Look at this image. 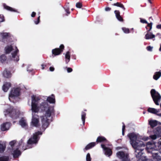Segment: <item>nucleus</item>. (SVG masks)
Segmentation results:
<instances>
[{
	"instance_id": "f257e3e1",
	"label": "nucleus",
	"mask_w": 161,
	"mask_h": 161,
	"mask_svg": "<svg viewBox=\"0 0 161 161\" xmlns=\"http://www.w3.org/2000/svg\"><path fill=\"white\" fill-rule=\"evenodd\" d=\"M39 108L41 112H45L44 116L47 117H51L52 119L55 115L53 107L50 106L47 102H42L39 105Z\"/></svg>"
},
{
	"instance_id": "f03ea898",
	"label": "nucleus",
	"mask_w": 161,
	"mask_h": 161,
	"mask_svg": "<svg viewBox=\"0 0 161 161\" xmlns=\"http://www.w3.org/2000/svg\"><path fill=\"white\" fill-rule=\"evenodd\" d=\"M42 134V132L40 131H38L33 134V136L31 137L28 140L27 142V144L25 146H23L22 147V149L25 150L26 149L31 148V145L36 144L40 139L39 136Z\"/></svg>"
},
{
	"instance_id": "7ed1b4c3",
	"label": "nucleus",
	"mask_w": 161,
	"mask_h": 161,
	"mask_svg": "<svg viewBox=\"0 0 161 161\" xmlns=\"http://www.w3.org/2000/svg\"><path fill=\"white\" fill-rule=\"evenodd\" d=\"M145 146V144L143 143V145H138L137 147H133L135 149V155L136 158H138L139 161H151L150 160L147 159L145 157L142 156L143 153L142 151L144 150L142 147Z\"/></svg>"
},
{
	"instance_id": "20e7f679",
	"label": "nucleus",
	"mask_w": 161,
	"mask_h": 161,
	"mask_svg": "<svg viewBox=\"0 0 161 161\" xmlns=\"http://www.w3.org/2000/svg\"><path fill=\"white\" fill-rule=\"evenodd\" d=\"M127 136L130 139L131 144L133 147H137L138 145H143V142L137 140V136L134 133L132 132L128 134Z\"/></svg>"
},
{
	"instance_id": "39448f33",
	"label": "nucleus",
	"mask_w": 161,
	"mask_h": 161,
	"mask_svg": "<svg viewBox=\"0 0 161 161\" xmlns=\"http://www.w3.org/2000/svg\"><path fill=\"white\" fill-rule=\"evenodd\" d=\"M150 93L154 103L156 105H158L159 102H160L161 99V96L159 93L156 92L154 89H152Z\"/></svg>"
},
{
	"instance_id": "423d86ee",
	"label": "nucleus",
	"mask_w": 161,
	"mask_h": 161,
	"mask_svg": "<svg viewBox=\"0 0 161 161\" xmlns=\"http://www.w3.org/2000/svg\"><path fill=\"white\" fill-rule=\"evenodd\" d=\"M21 89L19 87L13 88L10 91L9 95V99L10 101L11 99H15L20 95Z\"/></svg>"
},
{
	"instance_id": "0eeeda50",
	"label": "nucleus",
	"mask_w": 161,
	"mask_h": 161,
	"mask_svg": "<svg viewBox=\"0 0 161 161\" xmlns=\"http://www.w3.org/2000/svg\"><path fill=\"white\" fill-rule=\"evenodd\" d=\"M147 145H148V147H147V149L150 150H151L152 151L148 150V151L149 152H151L152 154V156L153 159H156L157 160H160L161 159V157L158 155V153H154L152 152V151H153V148H152V146L153 144L152 143L150 142H148L147 143Z\"/></svg>"
},
{
	"instance_id": "6e6552de",
	"label": "nucleus",
	"mask_w": 161,
	"mask_h": 161,
	"mask_svg": "<svg viewBox=\"0 0 161 161\" xmlns=\"http://www.w3.org/2000/svg\"><path fill=\"white\" fill-rule=\"evenodd\" d=\"M64 48V46L63 44H61L59 48H56L52 50V56L54 57L55 56L59 55L62 53Z\"/></svg>"
},
{
	"instance_id": "1a4fd4ad",
	"label": "nucleus",
	"mask_w": 161,
	"mask_h": 161,
	"mask_svg": "<svg viewBox=\"0 0 161 161\" xmlns=\"http://www.w3.org/2000/svg\"><path fill=\"white\" fill-rule=\"evenodd\" d=\"M41 117L42 118V128L43 129L45 130L49 125V117H47L45 116H42Z\"/></svg>"
},
{
	"instance_id": "9d476101",
	"label": "nucleus",
	"mask_w": 161,
	"mask_h": 161,
	"mask_svg": "<svg viewBox=\"0 0 161 161\" xmlns=\"http://www.w3.org/2000/svg\"><path fill=\"white\" fill-rule=\"evenodd\" d=\"M32 118L31 123L32 125L35 127H37L39 125V116L36 114L32 113Z\"/></svg>"
},
{
	"instance_id": "9b49d317",
	"label": "nucleus",
	"mask_w": 161,
	"mask_h": 161,
	"mask_svg": "<svg viewBox=\"0 0 161 161\" xmlns=\"http://www.w3.org/2000/svg\"><path fill=\"white\" fill-rule=\"evenodd\" d=\"M8 114L13 119H16L18 117V115L17 114L16 112L13 110H11L10 109H8L6 111Z\"/></svg>"
},
{
	"instance_id": "f8f14e48",
	"label": "nucleus",
	"mask_w": 161,
	"mask_h": 161,
	"mask_svg": "<svg viewBox=\"0 0 161 161\" xmlns=\"http://www.w3.org/2000/svg\"><path fill=\"white\" fill-rule=\"evenodd\" d=\"M10 126V123L6 122V123H3L1 125V129L2 131H5L8 130L9 129Z\"/></svg>"
},
{
	"instance_id": "ddd939ff",
	"label": "nucleus",
	"mask_w": 161,
	"mask_h": 161,
	"mask_svg": "<svg viewBox=\"0 0 161 161\" xmlns=\"http://www.w3.org/2000/svg\"><path fill=\"white\" fill-rule=\"evenodd\" d=\"M16 50L13 53H12V59L14 61L17 62L19 60V56L17 55V54L19 52V50L16 47Z\"/></svg>"
},
{
	"instance_id": "4468645a",
	"label": "nucleus",
	"mask_w": 161,
	"mask_h": 161,
	"mask_svg": "<svg viewBox=\"0 0 161 161\" xmlns=\"http://www.w3.org/2000/svg\"><path fill=\"white\" fill-rule=\"evenodd\" d=\"M31 111L32 113H38L40 111V108H39V106H38V104H31Z\"/></svg>"
},
{
	"instance_id": "2eb2a0df",
	"label": "nucleus",
	"mask_w": 161,
	"mask_h": 161,
	"mask_svg": "<svg viewBox=\"0 0 161 161\" xmlns=\"http://www.w3.org/2000/svg\"><path fill=\"white\" fill-rule=\"evenodd\" d=\"M114 13L117 19L120 22H123L124 19L120 15V12L119 10H115Z\"/></svg>"
},
{
	"instance_id": "dca6fc26",
	"label": "nucleus",
	"mask_w": 161,
	"mask_h": 161,
	"mask_svg": "<svg viewBox=\"0 0 161 161\" xmlns=\"http://www.w3.org/2000/svg\"><path fill=\"white\" fill-rule=\"evenodd\" d=\"M11 86L10 82H5L3 85L2 87L3 90L5 92H7L8 89Z\"/></svg>"
},
{
	"instance_id": "f3484780",
	"label": "nucleus",
	"mask_w": 161,
	"mask_h": 161,
	"mask_svg": "<svg viewBox=\"0 0 161 161\" xmlns=\"http://www.w3.org/2000/svg\"><path fill=\"white\" fill-rule=\"evenodd\" d=\"M1 35L2 42L5 43V39H7L10 36V33H9L4 32L1 33Z\"/></svg>"
},
{
	"instance_id": "a211bd4d",
	"label": "nucleus",
	"mask_w": 161,
	"mask_h": 161,
	"mask_svg": "<svg viewBox=\"0 0 161 161\" xmlns=\"http://www.w3.org/2000/svg\"><path fill=\"white\" fill-rule=\"evenodd\" d=\"M21 154V152L19 150L18 148H17L14 150L13 153V157L14 158H18Z\"/></svg>"
},
{
	"instance_id": "6ab92c4d",
	"label": "nucleus",
	"mask_w": 161,
	"mask_h": 161,
	"mask_svg": "<svg viewBox=\"0 0 161 161\" xmlns=\"http://www.w3.org/2000/svg\"><path fill=\"white\" fill-rule=\"evenodd\" d=\"M3 5L4 8L8 11L12 12H17V11L16 9H15L14 8H12V7H11L9 6H7L5 3H3Z\"/></svg>"
},
{
	"instance_id": "aec40b11",
	"label": "nucleus",
	"mask_w": 161,
	"mask_h": 161,
	"mask_svg": "<svg viewBox=\"0 0 161 161\" xmlns=\"http://www.w3.org/2000/svg\"><path fill=\"white\" fill-rule=\"evenodd\" d=\"M107 141V140L104 137L101 136H98L96 140V142L97 143L102 142H106Z\"/></svg>"
},
{
	"instance_id": "412c9836",
	"label": "nucleus",
	"mask_w": 161,
	"mask_h": 161,
	"mask_svg": "<svg viewBox=\"0 0 161 161\" xmlns=\"http://www.w3.org/2000/svg\"><path fill=\"white\" fill-rule=\"evenodd\" d=\"M3 75L5 77L9 78L11 77L12 74L10 71L5 69L3 72Z\"/></svg>"
},
{
	"instance_id": "4be33fe9",
	"label": "nucleus",
	"mask_w": 161,
	"mask_h": 161,
	"mask_svg": "<svg viewBox=\"0 0 161 161\" xmlns=\"http://www.w3.org/2000/svg\"><path fill=\"white\" fill-rule=\"evenodd\" d=\"M51 97H49L47 98V101L51 103H54L55 102V96L54 95L52 94Z\"/></svg>"
},
{
	"instance_id": "5701e85b",
	"label": "nucleus",
	"mask_w": 161,
	"mask_h": 161,
	"mask_svg": "<svg viewBox=\"0 0 161 161\" xmlns=\"http://www.w3.org/2000/svg\"><path fill=\"white\" fill-rule=\"evenodd\" d=\"M157 127L156 128V129L154 130H153V133L154 134V135H151L150 136V138L153 140H155L156 139L157 137H159V135H158V131H157Z\"/></svg>"
},
{
	"instance_id": "b1692460",
	"label": "nucleus",
	"mask_w": 161,
	"mask_h": 161,
	"mask_svg": "<svg viewBox=\"0 0 161 161\" xmlns=\"http://www.w3.org/2000/svg\"><path fill=\"white\" fill-rule=\"evenodd\" d=\"M5 53L6 54L9 53L13 50V47L12 45L7 46L5 48Z\"/></svg>"
},
{
	"instance_id": "393cba45",
	"label": "nucleus",
	"mask_w": 161,
	"mask_h": 161,
	"mask_svg": "<svg viewBox=\"0 0 161 161\" xmlns=\"http://www.w3.org/2000/svg\"><path fill=\"white\" fill-rule=\"evenodd\" d=\"M155 35L153 34L151 32H150L149 33L147 32V33L146 34L145 36V39L147 40L153 39L155 38Z\"/></svg>"
},
{
	"instance_id": "a878e982",
	"label": "nucleus",
	"mask_w": 161,
	"mask_h": 161,
	"mask_svg": "<svg viewBox=\"0 0 161 161\" xmlns=\"http://www.w3.org/2000/svg\"><path fill=\"white\" fill-rule=\"evenodd\" d=\"M96 145V143L95 142H91L88 144L85 147L84 150H87L92 148L93 147L95 146Z\"/></svg>"
},
{
	"instance_id": "bb28decb",
	"label": "nucleus",
	"mask_w": 161,
	"mask_h": 161,
	"mask_svg": "<svg viewBox=\"0 0 161 161\" xmlns=\"http://www.w3.org/2000/svg\"><path fill=\"white\" fill-rule=\"evenodd\" d=\"M158 121L156 120H151L149 121V124L151 128H153L158 124Z\"/></svg>"
},
{
	"instance_id": "cd10ccee",
	"label": "nucleus",
	"mask_w": 161,
	"mask_h": 161,
	"mask_svg": "<svg viewBox=\"0 0 161 161\" xmlns=\"http://www.w3.org/2000/svg\"><path fill=\"white\" fill-rule=\"evenodd\" d=\"M32 102L31 104H38V101L40 99L38 97H36V96L33 95L31 97Z\"/></svg>"
},
{
	"instance_id": "c85d7f7f",
	"label": "nucleus",
	"mask_w": 161,
	"mask_h": 161,
	"mask_svg": "<svg viewBox=\"0 0 161 161\" xmlns=\"http://www.w3.org/2000/svg\"><path fill=\"white\" fill-rule=\"evenodd\" d=\"M19 124L23 127H25L27 125L25 120L23 118H22L19 120Z\"/></svg>"
},
{
	"instance_id": "c756f323",
	"label": "nucleus",
	"mask_w": 161,
	"mask_h": 161,
	"mask_svg": "<svg viewBox=\"0 0 161 161\" xmlns=\"http://www.w3.org/2000/svg\"><path fill=\"white\" fill-rule=\"evenodd\" d=\"M147 111L149 113L155 114L158 112V111L156 109L151 108H148L147 109Z\"/></svg>"
},
{
	"instance_id": "7c9ffc66",
	"label": "nucleus",
	"mask_w": 161,
	"mask_h": 161,
	"mask_svg": "<svg viewBox=\"0 0 161 161\" xmlns=\"http://www.w3.org/2000/svg\"><path fill=\"white\" fill-rule=\"evenodd\" d=\"M161 76V72L160 71L157 72L155 73L154 75L153 76V78L156 80H157Z\"/></svg>"
},
{
	"instance_id": "2f4dec72",
	"label": "nucleus",
	"mask_w": 161,
	"mask_h": 161,
	"mask_svg": "<svg viewBox=\"0 0 161 161\" xmlns=\"http://www.w3.org/2000/svg\"><path fill=\"white\" fill-rule=\"evenodd\" d=\"M104 151L105 154L106 155H108V156H110L112 153L111 150L109 147L106 148Z\"/></svg>"
},
{
	"instance_id": "473e14b6",
	"label": "nucleus",
	"mask_w": 161,
	"mask_h": 161,
	"mask_svg": "<svg viewBox=\"0 0 161 161\" xmlns=\"http://www.w3.org/2000/svg\"><path fill=\"white\" fill-rule=\"evenodd\" d=\"M147 25L146 27V28L147 30V32H149L152 29L153 23L151 22L149 23H147Z\"/></svg>"
},
{
	"instance_id": "72a5a7b5",
	"label": "nucleus",
	"mask_w": 161,
	"mask_h": 161,
	"mask_svg": "<svg viewBox=\"0 0 161 161\" xmlns=\"http://www.w3.org/2000/svg\"><path fill=\"white\" fill-rule=\"evenodd\" d=\"M113 5L114 6H116L121 8L124 10H125V9L123 5L122 4L119 2H117L116 3H114L113 4Z\"/></svg>"
},
{
	"instance_id": "f704fd0d",
	"label": "nucleus",
	"mask_w": 161,
	"mask_h": 161,
	"mask_svg": "<svg viewBox=\"0 0 161 161\" xmlns=\"http://www.w3.org/2000/svg\"><path fill=\"white\" fill-rule=\"evenodd\" d=\"M70 53L69 51H68L66 52L65 55V58L66 59H67L68 60H66V62L67 64L69 61L70 59Z\"/></svg>"
},
{
	"instance_id": "c9c22d12",
	"label": "nucleus",
	"mask_w": 161,
	"mask_h": 161,
	"mask_svg": "<svg viewBox=\"0 0 161 161\" xmlns=\"http://www.w3.org/2000/svg\"><path fill=\"white\" fill-rule=\"evenodd\" d=\"M86 115V114L85 112H82L81 114V119L83 125H85Z\"/></svg>"
},
{
	"instance_id": "e433bc0d",
	"label": "nucleus",
	"mask_w": 161,
	"mask_h": 161,
	"mask_svg": "<svg viewBox=\"0 0 161 161\" xmlns=\"http://www.w3.org/2000/svg\"><path fill=\"white\" fill-rule=\"evenodd\" d=\"M6 146L5 145L0 143V153H3L5 150Z\"/></svg>"
},
{
	"instance_id": "4c0bfd02",
	"label": "nucleus",
	"mask_w": 161,
	"mask_h": 161,
	"mask_svg": "<svg viewBox=\"0 0 161 161\" xmlns=\"http://www.w3.org/2000/svg\"><path fill=\"white\" fill-rule=\"evenodd\" d=\"M9 157L7 156H3L0 157V161H8Z\"/></svg>"
},
{
	"instance_id": "58836bf2",
	"label": "nucleus",
	"mask_w": 161,
	"mask_h": 161,
	"mask_svg": "<svg viewBox=\"0 0 161 161\" xmlns=\"http://www.w3.org/2000/svg\"><path fill=\"white\" fill-rule=\"evenodd\" d=\"M0 61L2 63L4 62L7 59L6 56L4 54H3L0 56Z\"/></svg>"
},
{
	"instance_id": "ea45409f",
	"label": "nucleus",
	"mask_w": 161,
	"mask_h": 161,
	"mask_svg": "<svg viewBox=\"0 0 161 161\" xmlns=\"http://www.w3.org/2000/svg\"><path fill=\"white\" fill-rule=\"evenodd\" d=\"M63 8L64 9L66 12L67 14H66V15H68V14H70V12L69 11V7H68L66 8L64 7H63Z\"/></svg>"
},
{
	"instance_id": "a19ab883",
	"label": "nucleus",
	"mask_w": 161,
	"mask_h": 161,
	"mask_svg": "<svg viewBox=\"0 0 161 161\" xmlns=\"http://www.w3.org/2000/svg\"><path fill=\"white\" fill-rule=\"evenodd\" d=\"M122 29L124 33H128L130 32V31L129 29L126 28L125 27L122 28Z\"/></svg>"
},
{
	"instance_id": "79ce46f5",
	"label": "nucleus",
	"mask_w": 161,
	"mask_h": 161,
	"mask_svg": "<svg viewBox=\"0 0 161 161\" xmlns=\"http://www.w3.org/2000/svg\"><path fill=\"white\" fill-rule=\"evenodd\" d=\"M91 160L90 154L88 153L87 154L86 156V161H91Z\"/></svg>"
},
{
	"instance_id": "37998d69",
	"label": "nucleus",
	"mask_w": 161,
	"mask_h": 161,
	"mask_svg": "<svg viewBox=\"0 0 161 161\" xmlns=\"http://www.w3.org/2000/svg\"><path fill=\"white\" fill-rule=\"evenodd\" d=\"M82 6V3L80 2L77 3L76 4V7L78 8H81Z\"/></svg>"
},
{
	"instance_id": "c03bdc74",
	"label": "nucleus",
	"mask_w": 161,
	"mask_h": 161,
	"mask_svg": "<svg viewBox=\"0 0 161 161\" xmlns=\"http://www.w3.org/2000/svg\"><path fill=\"white\" fill-rule=\"evenodd\" d=\"M40 16H39L37 18V20L34 21V23L35 24L37 25L40 23Z\"/></svg>"
},
{
	"instance_id": "a18cd8bd",
	"label": "nucleus",
	"mask_w": 161,
	"mask_h": 161,
	"mask_svg": "<svg viewBox=\"0 0 161 161\" xmlns=\"http://www.w3.org/2000/svg\"><path fill=\"white\" fill-rule=\"evenodd\" d=\"M123 126L122 129V134L123 135H124L125 134V126L124 123H122Z\"/></svg>"
},
{
	"instance_id": "49530a36",
	"label": "nucleus",
	"mask_w": 161,
	"mask_h": 161,
	"mask_svg": "<svg viewBox=\"0 0 161 161\" xmlns=\"http://www.w3.org/2000/svg\"><path fill=\"white\" fill-rule=\"evenodd\" d=\"M16 141H13L9 142V145L11 146L12 147H13Z\"/></svg>"
},
{
	"instance_id": "de8ad7c7",
	"label": "nucleus",
	"mask_w": 161,
	"mask_h": 161,
	"mask_svg": "<svg viewBox=\"0 0 161 161\" xmlns=\"http://www.w3.org/2000/svg\"><path fill=\"white\" fill-rule=\"evenodd\" d=\"M140 22L142 23H145L147 24L148 22L145 19H142L141 18H140Z\"/></svg>"
},
{
	"instance_id": "09e8293b",
	"label": "nucleus",
	"mask_w": 161,
	"mask_h": 161,
	"mask_svg": "<svg viewBox=\"0 0 161 161\" xmlns=\"http://www.w3.org/2000/svg\"><path fill=\"white\" fill-rule=\"evenodd\" d=\"M146 48L148 51H152L153 47L149 46L147 47Z\"/></svg>"
},
{
	"instance_id": "8fccbe9b",
	"label": "nucleus",
	"mask_w": 161,
	"mask_h": 161,
	"mask_svg": "<svg viewBox=\"0 0 161 161\" xmlns=\"http://www.w3.org/2000/svg\"><path fill=\"white\" fill-rule=\"evenodd\" d=\"M4 21V17L3 16H0V23Z\"/></svg>"
},
{
	"instance_id": "3c124183",
	"label": "nucleus",
	"mask_w": 161,
	"mask_h": 161,
	"mask_svg": "<svg viewBox=\"0 0 161 161\" xmlns=\"http://www.w3.org/2000/svg\"><path fill=\"white\" fill-rule=\"evenodd\" d=\"M72 69L71 68H68L67 69V71L68 72L70 73L72 71Z\"/></svg>"
},
{
	"instance_id": "603ef678",
	"label": "nucleus",
	"mask_w": 161,
	"mask_h": 161,
	"mask_svg": "<svg viewBox=\"0 0 161 161\" xmlns=\"http://www.w3.org/2000/svg\"><path fill=\"white\" fill-rule=\"evenodd\" d=\"M111 8H110L107 7L105 8V10L106 11H110L111 10Z\"/></svg>"
},
{
	"instance_id": "864d4df0",
	"label": "nucleus",
	"mask_w": 161,
	"mask_h": 161,
	"mask_svg": "<svg viewBox=\"0 0 161 161\" xmlns=\"http://www.w3.org/2000/svg\"><path fill=\"white\" fill-rule=\"evenodd\" d=\"M36 13L34 12H33L31 14V17H34L36 15Z\"/></svg>"
},
{
	"instance_id": "5fc2aeb1",
	"label": "nucleus",
	"mask_w": 161,
	"mask_h": 161,
	"mask_svg": "<svg viewBox=\"0 0 161 161\" xmlns=\"http://www.w3.org/2000/svg\"><path fill=\"white\" fill-rule=\"evenodd\" d=\"M101 146L102 148L103 149L104 151L106 150V148H107L108 147H106L105 146L104 144H102Z\"/></svg>"
},
{
	"instance_id": "6e6d98bb",
	"label": "nucleus",
	"mask_w": 161,
	"mask_h": 161,
	"mask_svg": "<svg viewBox=\"0 0 161 161\" xmlns=\"http://www.w3.org/2000/svg\"><path fill=\"white\" fill-rule=\"evenodd\" d=\"M101 146L102 148L103 149L104 151L106 150V148H107L108 147H106L105 146L104 144H102Z\"/></svg>"
},
{
	"instance_id": "4d7b16f0",
	"label": "nucleus",
	"mask_w": 161,
	"mask_h": 161,
	"mask_svg": "<svg viewBox=\"0 0 161 161\" xmlns=\"http://www.w3.org/2000/svg\"><path fill=\"white\" fill-rule=\"evenodd\" d=\"M49 70L51 71H53L54 70V68L53 67H50L49 68Z\"/></svg>"
},
{
	"instance_id": "13d9d810",
	"label": "nucleus",
	"mask_w": 161,
	"mask_h": 161,
	"mask_svg": "<svg viewBox=\"0 0 161 161\" xmlns=\"http://www.w3.org/2000/svg\"><path fill=\"white\" fill-rule=\"evenodd\" d=\"M156 28L158 29H161V25H157L156 26Z\"/></svg>"
},
{
	"instance_id": "bf43d9fd",
	"label": "nucleus",
	"mask_w": 161,
	"mask_h": 161,
	"mask_svg": "<svg viewBox=\"0 0 161 161\" xmlns=\"http://www.w3.org/2000/svg\"><path fill=\"white\" fill-rule=\"evenodd\" d=\"M41 66L42 67V69H44L45 68V67H46V65H45L43 64H42V65H41Z\"/></svg>"
},
{
	"instance_id": "052dcab7",
	"label": "nucleus",
	"mask_w": 161,
	"mask_h": 161,
	"mask_svg": "<svg viewBox=\"0 0 161 161\" xmlns=\"http://www.w3.org/2000/svg\"><path fill=\"white\" fill-rule=\"evenodd\" d=\"M156 114L157 115H158V116H161V113H160V114H158V113Z\"/></svg>"
},
{
	"instance_id": "680f3d73",
	"label": "nucleus",
	"mask_w": 161,
	"mask_h": 161,
	"mask_svg": "<svg viewBox=\"0 0 161 161\" xmlns=\"http://www.w3.org/2000/svg\"><path fill=\"white\" fill-rule=\"evenodd\" d=\"M159 50L160 52H161V44H160V48H159Z\"/></svg>"
},
{
	"instance_id": "e2e57ef3",
	"label": "nucleus",
	"mask_w": 161,
	"mask_h": 161,
	"mask_svg": "<svg viewBox=\"0 0 161 161\" xmlns=\"http://www.w3.org/2000/svg\"><path fill=\"white\" fill-rule=\"evenodd\" d=\"M148 2L150 3H152V2H151V0H148Z\"/></svg>"
},
{
	"instance_id": "0e129e2a",
	"label": "nucleus",
	"mask_w": 161,
	"mask_h": 161,
	"mask_svg": "<svg viewBox=\"0 0 161 161\" xmlns=\"http://www.w3.org/2000/svg\"><path fill=\"white\" fill-rule=\"evenodd\" d=\"M151 19L152 20H153L152 18V17H149V19Z\"/></svg>"
},
{
	"instance_id": "69168bd1",
	"label": "nucleus",
	"mask_w": 161,
	"mask_h": 161,
	"mask_svg": "<svg viewBox=\"0 0 161 161\" xmlns=\"http://www.w3.org/2000/svg\"><path fill=\"white\" fill-rule=\"evenodd\" d=\"M74 10V9H73V8H72V9H71V10H72V11H73Z\"/></svg>"
},
{
	"instance_id": "338daca9",
	"label": "nucleus",
	"mask_w": 161,
	"mask_h": 161,
	"mask_svg": "<svg viewBox=\"0 0 161 161\" xmlns=\"http://www.w3.org/2000/svg\"><path fill=\"white\" fill-rule=\"evenodd\" d=\"M40 14V12H39L38 13V14L39 15Z\"/></svg>"
},
{
	"instance_id": "774afa93",
	"label": "nucleus",
	"mask_w": 161,
	"mask_h": 161,
	"mask_svg": "<svg viewBox=\"0 0 161 161\" xmlns=\"http://www.w3.org/2000/svg\"><path fill=\"white\" fill-rule=\"evenodd\" d=\"M160 145H161V142H160Z\"/></svg>"
}]
</instances>
